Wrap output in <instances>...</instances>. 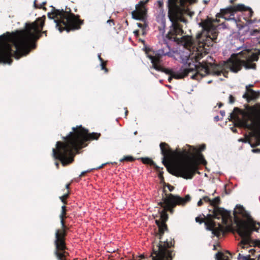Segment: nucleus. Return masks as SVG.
<instances>
[{
	"label": "nucleus",
	"mask_w": 260,
	"mask_h": 260,
	"mask_svg": "<svg viewBox=\"0 0 260 260\" xmlns=\"http://www.w3.org/2000/svg\"><path fill=\"white\" fill-rule=\"evenodd\" d=\"M259 21H260V19H259Z\"/></svg>",
	"instance_id": "69168bd1"
},
{
	"label": "nucleus",
	"mask_w": 260,
	"mask_h": 260,
	"mask_svg": "<svg viewBox=\"0 0 260 260\" xmlns=\"http://www.w3.org/2000/svg\"><path fill=\"white\" fill-rule=\"evenodd\" d=\"M189 1V0H168L167 3L169 17L172 25L170 27L169 31L166 35L165 41L168 39L174 41L185 48L190 47L192 46L191 38L189 36H184L181 38H178L177 36H181L183 33L182 25L179 22L184 21L180 15V7H184L185 3Z\"/></svg>",
	"instance_id": "7ed1b4c3"
},
{
	"label": "nucleus",
	"mask_w": 260,
	"mask_h": 260,
	"mask_svg": "<svg viewBox=\"0 0 260 260\" xmlns=\"http://www.w3.org/2000/svg\"><path fill=\"white\" fill-rule=\"evenodd\" d=\"M222 106V104L220 103V104H219V108H220Z\"/></svg>",
	"instance_id": "13d9d810"
},
{
	"label": "nucleus",
	"mask_w": 260,
	"mask_h": 260,
	"mask_svg": "<svg viewBox=\"0 0 260 260\" xmlns=\"http://www.w3.org/2000/svg\"><path fill=\"white\" fill-rule=\"evenodd\" d=\"M214 119L216 121H217L219 120V117L218 116H216L214 117Z\"/></svg>",
	"instance_id": "09e8293b"
},
{
	"label": "nucleus",
	"mask_w": 260,
	"mask_h": 260,
	"mask_svg": "<svg viewBox=\"0 0 260 260\" xmlns=\"http://www.w3.org/2000/svg\"><path fill=\"white\" fill-rule=\"evenodd\" d=\"M205 225L207 230L212 231V233L213 235L219 237L220 234L221 227L220 225L218 228L215 227V223L210 220L205 222Z\"/></svg>",
	"instance_id": "dca6fc26"
},
{
	"label": "nucleus",
	"mask_w": 260,
	"mask_h": 260,
	"mask_svg": "<svg viewBox=\"0 0 260 260\" xmlns=\"http://www.w3.org/2000/svg\"><path fill=\"white\" fill-rule=\"evenodd\" d=\"M127 111H126L125 112V114H127Z\"/></svg>",
	"instance_id": "0e129e2a"
},
{
	"label": "nucleus",
	"mask_w": 260,
	"mask_h": 260,
	"mask_svg": "<svg viewBox=\"0 0 260 260\" xmlns=\"http://www.w3.org/2000/svg\"><path fill=\"white\" fill-rule=\"evenodd\" d=\"M239 141H241V142H243L246 143L247 142V140L244 139H240L239 140Z\"/></svg>",
	"instance_id": "a18cd8bd"
},
{
	"label": "nucleus",
	"mask_w": 260,
	"mask_h": 260,
	"mask_svg": "<svg viewBox=\"0 0 260 260\" xmlns=\"http://www.w3.org/2000/svg\"><path fill=\"white\" fill-rule=\"evenodd\" d=\"M107 164L106 163H105V164H102L101 166L97 167L95 168V169H101L105 165H106Z\"/></svg>",
	"instance_id": "a19ab883"
},
{
	"label": "nucleus",
	"mask_w": 260,
	"mask_h": 260,
	"mask_svg": "<svg viewBox=\"0 0 260 260\" xmlns=\"http://www.w3.org/2000/svg\"><path fill=\"white\" fill-rule=\"evenodd\" d=\"M36 2V1L35 0V2H34V5H35L36 8H43V6L46 4V2H43L42 4L40 5V6H38L37 5Z\"/></svg>",
	"instance_id": "72a5a7b5"
},
{
	"label": "nucleus",
	"mask_w": 260,
	"mask_h": 260,
	"mask_svg": "<svg viewBox=\"0 0 260 260\" xmlns=\"http://www.w3.org/2000/svg\"><path fill=\"white\" fill-rule=\"evenodd\" d=\"M157 5L159 8H162L164 5V2L162 0H159L157 1Z\"/></svg>",
	"instance_id": "7c9ffc66"
},
{
	"label": "nucleus",
	"mask_w": 260,
	"mask_h": 260,
	"mask_svg": "<svg viewBox=\"0 0 260 260\" xmlns=\"http://www.w3.org/2000/svg\"><path fill=\"white\" fill-rule=\"evenodd\" d=\"M156 21L160 23V26H158L159 34L164 36L165 32L166 20L164 16H158L156 17Z\"/></svg>",
	"instance_id": "a211bd4d"
},
{
	"label": "nucleus",
	"mask_w": 260,
	"mask_h": 260,
	"mask_svg": "<svg viewBox=\"0 0 260 260\" xmlns=\"http://www.w3.org/2000/svg\"><path fill=\"white\" fill-rule=\"evenodd\" d=\"M55 165H56V166L57 167H58V165H59L58 162H55Z\"/></svg>",
	"instance_id": "5fc2aeb1"
},
{
	"label": "nucleus",
	"mask_w": 260,
	"mask_h": 260,
	"mask_svg": "<svg viewBox=\"0 0 260 260\" xmlns=\"http://www.w3.org/2000/svg\"><path fill=\"white\" fill-rule=\"evenodd\" d=\"M252 152L254 153L260 152V149H253L252 150Z\"/></svg>",
	"instance_id": "58836bf2"
},
{
	"label": "nucleus",
	"mask_w": 260,
	"mask_h": 260,
	"mask_svg": "<svg viewBox=\"0 0 260 260\" xmlns=\"http://www.w3.org/2000/svg\"><path fill=\"white\" fill-rule=\"evenodd\" d=\"M190 199L191 197L189 194L186 195L184 198H181L179 196H174L171 193L165 197H162V201L158 203V205L164 208L162 213L161 214L162 221H159L156 220L155 221L159 229L160 237L164 234L165 231L167 229V224L165 223V222L168 218V216L166 212L169 211L170 213H173L174 212L173 208L176 205H184L189 202ZM159 239H161V237H159Z\"/></svg>",
	"instance_id": "6e6552de"
},
{
	"label": "nucleus",
	"mask_w": 260,
	"mask_h": 260,
	"mask_svg": "<svg viewBox=\"0 0 260 260\" xmlns=\"http://www.w3.org/2000/svg\"><path fill=\"white\" fill-rule=\"evenodd\" d=\"M101 69L104 70L105 73L108 72V69L106 68V62L104 61L101 62Z\"/></svg>",
	"instance_id": "c85d7f7f"
},
{
	"label": "nucleus",
	"mask_w": 260,
	"mask_h": 260,
	"mask_svg": "<svg viewBox=\"0 0 260 260\" xmlns=\"http://www.w3.org/2000/svg\"><path fill=\"white\" fill-rule=\"evenodd\" d=\"M235 1H236V0H230V2H231V3H234Z\"/></svg>",
	"instance_id": "4d7b16f0"
},
{
	"label": "nucleus",
	"mask_w": 260,
	"mask_h": 260,
	"mask_svg": "<svg viewBox=\"0 0 260 260\" xmlns=\"http://www.w3.org/2000/svg\"><path fill=\"white\" fill-rule=\"evenodd\" d=\"M45 17L38 18L32 23H25L24 29L17 31L12 37V43L16 50L14 51L11 44L5 35L0 36V63L10 64L12 57L17 59L28 54L31 49L36 48L35 42L41 36L44 25Z\"/></svg>",
	"instance_id": "f257e3e1"
},
{
	"label": "nucleus",
	"mask_w": 260,
	"mask_h": 260,
	"mask_svg": "<svg viewBox=\"0 0 260 260\" xmlns=\"http://www.w3.org/2000/svg\"><path fill=\"white\" fill-rule=\"evenodd\" d=\"M94 169H95V168H94V169H91V170H89V171H88V172L91 171V170H94Z\"/></svg>",
	"instance_id": "680f3d73"
},
{
	"label": "nucleus",
	"mask_w": 260,
	"mask_h": 260,
	"mask_svg": "<svg viewBox=\"0 0 260 260\" xmlns=\"http://www.w3.org/2000/svg\"><path fill=\"white\" fill-rule=\"evenodd\" d=\"M48 17L54 19L56 26L60 32L66 30L67 32L80 28L83 21L79 19L78 16L70 12L64 11L63 9L58 10L53 8L51 13H48Z\"/></svg>",
	"instance_id": "0eeeda50"
},
{
	"label": "nucleus",
	"mask_w": 260,
	"mask_h": 260,
	"mask_svg": "<svg viewBox=\"0 0 260 260\" xmlns=\"http://www.w3.org/2000/svg\"><path fill=\"white\" fill-rule=\"evenodd\" d=\"M169 52L165 51L164 49H159L153 52V55L148 54L147 57L151 60L152 66L156 71H160L162 67L159 64L161 58L168 54Z\"/></svg>",
	"instance_id": "4468645a"
},
{
	"label": "nucleus",
	"mask_w": 260,
	"mask_h": 260,
	"mask_svg": "<svg viewBox=\"0 0 260 260\" xmlns=\"http://www.w3.org/2000/svg\"><path fill=\"white\" fill-rule=\"evenodd\" d=\"M241 11L247 12V14H246V15L248 17H251L252 16L253 13V11L252 10V9L250 8L246 7L245 6V8L243 9L242 10H241ZM239 11H240V10H239Z\"/></svg>",
	"instance_id": "5701e85b"
},
{
	"label": "nucleus",
	"mask_w": 260,
	"mask_h": 260,
	"mask_svg": "<svg viewBox=\"0 0 260 260\" xmlns=\"http://www.w3.org/2000/svg\"><path fill=\"white\" fill-rule=\"evenodd\" d=\"M159 146L163 155L162 163L170 174L186 179H190L193 177L198 171V165L195 161L189 159H183L175 166H171L167 161V158L172 156L174 152L169 146L165 142L160 143Z\"/></svg>",
	"instance_id": "423d86ee"
},
{
	"label": "nucleus",
	"mask_w": 260,
	"mask_h": 260,
	"mask_svg": "<svg viewBox=\"0 0 260 260\" xmlns=\"http://www.w3.org/2000/svg\"><path fill=\"white\" fill-rule=\"evenodd\" d=\"M80 129L73 127V132L63 137L64 143L58 141L56 148H53V156L55 159H59L63 166L72 163L74 160L73 150H78L86 146V142L93 140H98L101 136L100 133H92L87 134V130L80 126Z\"/></svg>",
	"instance_id": "f03ea898"
},
{
	"label": "nucleus",
	"mask_w": 260,
	"mask_h": 260,
	"mask_svg": "<svg viewBox=\"0 0 260 260\" xmlns=\"http://www.w3.org/2000/svg\"><path fill=\"white\" fill-rule=\"evenodd\" d=\"M86 172H88V171H84V172H82L81 173V174L80 175V176L81 177V176H83V175H84V174H85V173H86Z\"/></svg>",
	"instance_id": "de8ad7c7"
},
{
	"label": "nucleus",
	"mask_w": 260,
	"mask_h": 260,
	"mask_svg": "<svg viewBox=\"0 0 260 260\" xmlns=\"http://www.w3.org/2000/svg\"><path fill=\"white\" fill-rule=\"evenodd\" d=\"M246 88L247 89V92L245 93L243 95V98H246L248 100H252L256 98V93L254 91L251 89H249L248 88V86H246Z\"/></svg>",
	"instance_id": "6ab92c4d"
},
{
	"label": "nucleus",
	"mask_w": 260,
	"mask_h": 260,
	"mask_svg": "<svg viewBox=\"0 0 260 260\" xmlns=\"http://www.w3.org/2000/svg\"><path fill=\"white\" fill-rule=\"evenodd\" d=\"M160 71H161L162 72H164L167 75H172L173 74H175V73H176V72L175 71H174L172 69H165V68H164L163 67H162V69L160 70Z\"/></svg>",
	"instance_id": "393cba45"
},
{
	"label": "nucleus",
	"mask_w": 260,
	"mask_h": 260,
	"mask_svg": "<svg viewBox=\"0 0 260 260\" xmlns=\"http://www.w3.org/2000/svg\"><path fill=\"white\" fill-rule=\"evenodd\" d=\"M211 82H212L211 80H210V81H208V84L211 83Z\"/></svg>",
	"instance_id": "052dcab7"
},
{
	"label": "nucleus",
	"mask_w": 260,
	"mask_h": 260,
	"mask_svg": "<svg viewBox=\"0 0 260 260\" xmlns=\"http://www.w3.org/2000/svg\"><path fill=\"white\" fill-rule=\"evenodd\" d=\"M149 0H141L140 1L138 4L136 5V6L142 7L145 6V4L148 3Z\"/></svg>",
	"instance_id": "cd10ccee"
},
{
	"label": "nucleus",
	"mask_w": 260,
	"mask_h": 260,
	"mask_svg": "<svg viewBox=\"0 0 260 260\" xmlns=\"http://www.w3.org/2000/svg\"><path fill=\"white\" fill-rule=\"evenodd\" d=\"M66 235V231L64 230H57L55 233V245L56 250L55 254L59 260H63L64 256L63 253L58 252V250L63 251L66 249L64 237ZM151 260H162V243L153 246L152 252L150 255Z\"/></svg>",
	"instance_id": "9d476101"
},
{
	"label": "nucleus",
	"mask_w": 260,
	"mask_h": 260,
	"mask_svg": "<svg viewBox=\"0 0 260 260\" xmlns=\"http://www.w3.org/2000/svg\"><path fill=\"white\" fill-rule=\"evenodd\" d=\"M235 102V98L232 95H230L229 96V103L230 104H233Z\"/></svg>",
	"instance_id": "473e14b6"
},
{
	"label": "nucleus",
	"mask_w": 260,
	"mask_h": 260,
	"mask_svg": "<svg viewBox=\"0 0 260 260\" xmlns=\"http://www.w3.org/2000/svg\"><path fill=\"white\" fill-rule=\"evenodd\" d=\"M196 221L201 224L204 222V220L203 219L200 218L199 217H197L196 218Z\"/></svg>",
	"instance_id": "2f4dec72"
},
{
	"label": "nucleus",
	"mask_w": 260,
	"mask_h": 260,
	"mask_svg": "<svg viewBox=\"0 0 260 260\" xmlns=\"http://www.w3.org/2000/svg\"><path fill=\"white\" fill-rule=\"evenodd\" d=\"M205 202H210V203L211 204V200L207 196H205L204 197H203V199Z\"/></svg>",
	"instance_id": "c9c22d12"
},
{
	"label": "nucleus",
	"mask_w": 260,
	"mask_h": 260,
	"mask_svg": "<svg viewBox=\"0 0 260 260\" xmlns=\"http://www.w3.org/2000/svg\"><path fill=\"white\" fill-rule=\"evenodd\" d=\"M168 188H169V190L170 191H172L173 190L174 187H173V186H172L171 185H169L168 186Z\"/></svg>",
	"instance_id": "37998d69"
},
{
	"label": "nucleus",
	"mask_w": 260,
	"mask_h": 260,
	"mask_svg": "<svg viewBox=\"0 0 260 260\" xmlns=\"http://www.w3.org/2000/svg\"><path fill=\"white\" fill-rule=\"evenodd\" d=\"M141 159L142 162L145 164H149L152 166H155V164H154L153 161L149 158L145 157V158H141Z\"/></svg>",
	"instance_id": "b1692460"
},
{
	"label": "nucleus",
	"mask_w": 260,
	"mask_h": 260,
	"mask_svg": "<svg viewBox=\"0 0 260 260\" xmlns=\"http://www.w3.org/2000/svg\"><path fill=\"white\" fill-rule=\"evenodd\" d=\"M257 59L258 57L255 55H252L246 61L239 59H230L229 61L228 66L230 70L234 73H237L241 69L243 66L246 69H254L256 68V64L252 63L251 61H257Z\"/></svg>",
	"instance_id": "f8f14e48"
},
{
	"label": "nucleus",
	"mask_w": 260,
	"mask_h": 260,
	"mask_svg": "<svg viewBox=\"0 0 260 260\" xmlns=\"http://www.w3.org/2000/svg\"><path fill=\"white\" fill-rule=\"evenodd\" d=\"M137 25L139 27L142 28L143 27V24L141 23H138Z\"/></svg>",
	"instance_id": "49530a36"
},
{
	"label": "nucleus",
	"mask_w": 260,
	"mask_h": 260,
	"mask_svg": "<svg viewBox=\"0 0 260 260\" xmlns=\"http://www.w3.org/2000/svg\"><path fill=\"white\" fill-rule=\"evenodd\" d=\"M135 160V159L131 156H126L124 157L123 158L120 159V161H133Z\"/></svg>",
	"instance_id": "a878e982"
},
{
	"label": "nucleus",
	"mask_w": 260,
	"mask_h": 260,
	"mask_svg": "<svg viewBox=\"0 0 260 260\" xmlns=\"http://www.w3.org/2000/svg\"><path fill=\"white\" fill-rule=\"evenodd\" d=\"M230 117V120H234L238 126L252 131L253 135L257 137L255 143L250 144L251 147L260 145V128H256L260 126V105L257 106L256 111L235 108Z\"/></svg>",
	"instance_id": "39448f33"
},
{
	"label": "nucleus",
	"mask_w": 260,
	"mask_h": 260,
	"mask_svg": "<svg viewBox=\"0 0 260 260\" xmlns=\"http://www.w3.org/2000/svg\"><path fill=\"white\" fill-rule=\"evenodd\" d=\"M232 131H233L234 132H235L236 131V129H235V128H233H233H232Z\"/></svg>",
	"instance_id": "6e6d98bb"
},
{
	"label": "nucleus",
	"mask_w": 260,
	"mask_h": 260,
	"mask_svg": "<svg viewBox=\"0 0 260 260\" xmlns=\"http://www.w3.org/2000/svg\"><path fill=\"white\" fill-rule=\"evenodd\" d=\"M66 207L65 206H62L61 207V212L59 215V218L60 219V222H61V226H62V230H64V228H65V224H64V221H63V219L65 217V216H66Z\"/></svg>",
	"instance_id": "412c9836"
},
{
	"label": "nucleus",
	"mask_w": 260,
	"mask_h": 260,
	"mask_svg": "<svg viewBox=\"0 0 260 260\" xmlns=\"http://www.w3.org/2000/svg\"><path fill=\"white\" fill-rule=\"evenodd\" d=\"M205 147H206V146L205 144H203L202 145L200 148V151H203L205 149Z\"/></svg>",
	"instance_id": "4c0bfd02"
},
{
	"label": "nucleus",
	"mask_w": 260,
	"mask_h": 260,
	"mask_svg": "<svg viewBox=\"0 0 260 260\" xmlns=\"http://www.w3.org/2000/svg\"><path fill=\"white\" fill-rule=\"evenodd\" d=\"M244 8H245V6L242 4H239L235 7L230 6L224 9H221L219 15H221L222 17H224L226 19H232L231 18L229 19L226 18L225 17V15L228 14H231V16H234V12L239 11V10H242Z\"/></svg>",
	"instance_id": "2eb2a0df"
},
{
	"label": "nucleus",
	"mask_w": 260,
	"mask_h": 260,
	"mask_svg": "<svg viewBox=\"0 0 260 260\" xmlns=\"http://www.w3.org/2000/svg\"><path fill=\"white\" fill-rule=\"evenodd\" d=\"M162 172H159V177L160 178L162 177Z\"/></svg>",
	"instance_id": "603ef678"
},
{
	"label": "nucleus",
	"mask_w": 260,
	"mask_h": 260,
	"mask_svg": "<svg viewBox=\"0 0 260 260\" xmlns=\"http://www.w3.org/2000/svg\"><path fill=\"white\" fill-rule=\"evenodd\" d=\"M42 34H45V36H47V35H46V34H47V31H43V32H42Z\"/></svg>",
	"instance_id": "864d4df0"
},
{
	"label": "nucleus",
	"mask_w": 260,
	"mask_h": 260,
	"mask_svg": "<svg viewBox=\"0 0 260 260\" xmlns=\"http://www.w3.org/2000/svg\"><path fill=\"white\" fill-rule=\"evenodd\" d=\"M249 255L248 256H243L240 253L238 254V260H249Z\"/></svg>",
	"instance_id": "bb28decb"
},
{
	"label": "nucleus",
	"mask_w": 260,
	"mask_h": 260,
	"mask_svg": "<svg viewBox=\"0 0 260 260\" xmlns=\"http://www.w3.org/2000/svg\"><path fill=\"white\" fill-rule=\"evenodd\" d=\"M220 201L219 197H217L211 200L210 204L213 206V216L218 219L221 218L222 223L226 224L231 216V212L224 208L217 206V205L220 203Z\"/></svg>",
	"instance_id": "ddd939ff"
},
{
	"label": "nucleus",
	"mask_w": 260,
	"mask_h": 260,
	"mask_svg": "<svg viewBox=\"0 0 260 260\" xmlns=\"http://www.w3.org/2000/svg\"><path fill=\"white\" fill-rule=\"evenodd\" d=\"M107 23H109V24H110V26L114 25H115L114 22L113 20H112V19H109V20H108L107 21Z\"/></svg>",
	"instance_id": "f704fd0d"
},
{
	"label": "nucleus",
	"mask_w": 260,
	"mask_h": 260,
	"mask_svg": "<svg viewBox=\"0 0 260 260\" xmlns=\"http://www.w3.org/2000/svg\"><path fill=\"white\" fill-rule=\"evenodd\" d=\"M132 15L133 18H134L136 20L143 21L145 19L140 14L137 13V11H133L132 13Z\"/></svg>",
	"instance_id": "4be33fe9"
},
{
	"label": "nucleus",
	"mask_w": 260,
	"mask_h": 260,
	"mask_svg": "<svg viewBox=\"0 0 260 260\" xmlns=\"http://www.w3.org/2000/svg\"><path fill=\"white\" fill-rule=\"evenodd\" d=\"M220 113L222 117H223L225 115V112L223 110H221L220 111Z\"/></svg>",
	"instance_id": "79ce46f5"
},
{
	"label": "nucleus",
	"mask_w": 260,
	"mask_h": 260,
	"mask_svg": "<svg viewBox=\"0 0 260 260\" xmlns=\"http://www.w3.org/2000/svg\"><path fill=\"white\" fill-rule=\"evenodd\" d=\"M237 214H240L248 220V221L240 220L237 224V232L242 238V242L245 244H247L250 241L251 232L254 230V222L249 213L245 211L242 206L240 205L236 206L234 211V215L236 217Z\"/></svg>",
	"instance_id": "1a4fd4ad"
},
{
	"label": "nucleus",
	"mask_w": 260,
	"mask_h": 260,
	"mask_svg": "<svg viewBox=\"0 0 260 260\" xmlns=\"http://www.w3.org/2000/svg\"><path fill=\"white\" fill-rule=\"evenodd\" d=\"M201 25L203 31L198 34L197 37L199 47L204 48L206 46H212L213 43L216 42L217 39L218 32L216 27L207 20L201 23Z\"/></svg>",
	"instance_id": "9b49d317"
},
{
	"label": "nucleus",
	"mask_w": 260,
	"mask_h": 260,
	"mask_svg": "<svg viewBox=\"0 0 260 260\" xmlns=\"http://www.w3.org/2000/svg\"><path fill=\"white\" fill-rule=\"evenodd\" d=\"M252 85H249V86H252Z\"/></svg>",
	"instance_id": "e2e57ef3"
},
{
	"label": "nucleus",
	"mask_w": 260,
	"mask_h": 260,
	"mask_svg": "<svg viewBox=\"0 0 260 260\" xmlns=\"http://www.w3.org/2000/svg\"><path fill=\"white\" fill-rule=\"evenodd\" d=\"M199 59V57L196 56V63H194L193 62L191 63L192 59H190L189 56L186 55L185 58L182 59V62L183 65L178 71H176V73L170 75L168 78V81L171 82L173 78L176 79H182L194 70L196 71V73L192 75L191 78L197 80H201L208 75L219 76L223 73V67L222 66L210 63H209V68L208 64L207 63L198 62V60Z\"/></svg>",
	"instance_id": "20e7f679"
},
{
	"label": "nucleus",
	"mask_w": 260,
	"mask_h": 260,
	"mask_svg": "<svg viewBox=\"0 0 260 260\" xmlns=\"http://www.w3.org/2000/svg\"><path fill=\"white\" fill-rule=\"evenodd\" d=\"M98 58L101 62L104 61L103 58L101 57V54H98Z\"/></svg>",
	"instance_id": "c03bdc74"
},
{
	"label": "nucleus",
	"mask_w": 260,
	"mask_h": 260,
	"mask_svg": "<svg viewBox=\"0 0 260 260\" xmlns=\"http://www.w3.org/2000/svg\"><path fill=\"white\" fill-rule=\"evenodd\" d=\"M255 22V19H254V20H253L251 21V23H254Z\"/></svg>",
	"instance_id": "bf43d9fd"
},
{
	"label": "nucleus",
	"mask_w": 260,
	"mask_h": 260,
	"mask_svg": "<svg viewBox=\"0 0 260 260\" xmlns=\"http://www.w3.org/2000/svg\"><path fill=\"white\" fill-rule=\"evenodd\" d=\"M179 155L181 156H185V157H186L185 159H189L193 161H195L197 162V165H199V163H201L204 165L206 164V161L205 160L203 155L200 153H199L198 154L197 160L192 159L188 157L187 156L188 153L186 152L185 151H184V152H179ZM197 166L198 167V165H197Z\"/></svg>",
	"instance_id": "f3484780"
},
{
	"label": "nucleus",
	"mask_w": 260,
	"mask_h": 260,
	"mask_svg": "<svg viewBox=\"0 0 260 260\" xmlns=\"http://www.w3.org/2000/svg\"><path fill=\"white\" fill-rule=\"evenodd\" d=\"M216 256L217 257V258H218V260H221L220 259L221 257L222 256V253H217L216 254Z\"/></svg>",
	"instance_id": "e433bc0d"
},
{
	"label": "nucleus",
	"mask_w": 260,
	"mask_h": 260,
	"mask_svg": "<svg viewBox=\"0 0 260 260\" xmlns=\"http://www.w3.org/2000/svg\"><path fill=\"white\" fill-rule=\"evenodd\" d=\"M69 186H70V184H67L66 185V187L67 189H69Z\"/></svg>",
	"instance_id": "8fccbe9b"
},
{
	"label": "nucleus",
	"mask_w": 260,
	"mask_h": 260,
	"mask_svg": "<svg viewBox=\"0 0 260 260\" xmlns=\"http://www.w3.org/2000/svg\"><path fill=\"white\" fill-rule=\"evenodd\" d=\"M155 168H156V170H157V171H159V169H160V168H159V167H158V166H155Z\"/></svg>",
	"instance_id": "3c124183"
},
{
	"label": "nucleus",
	"mask_w": 260,
	"mask_h": 260,
	"mask_svg": "<svg viewBox=\"0 0 260 260\" xmlns=\"http://www.w3.org/2000/svg\"><path fill=\"white\" fill-rule=\"evenodd\" d=\"M137 13L140 14L145 19H146L147 14V9L145 6L138 7L136 6V10Z\"/></svg>",
	"instance_id": "aec40b11"
},
{
	"label": "nucleus",
	"mask_w": 260,
	"mask_h": 260,
	"mask_svg": "<svg viewBox=\"0 0 260 260\" xmlns=\"http://www.w3.org/2000/svg\"><path fill=\"white\" fill-rule=\"evenodd\" d=\"M198 204V206H201V205H203V202H202V200L201 199L200 200H199L197 203Z\"/></svg>",
	"instance_id": "ea45409f"
},
{
	"label": "nucleus",
	"mask_w": 260,
	"mask_h": 260,
	"mask_svg": "<svg viewBox=\"0 0 260 260\" xmlns=\"http://www.w3.org/2000/svg\"><path fill=\"white\" fill-rule=\"evenodd\" d=\"M68 193H66L64 194L63 196L60 197V199L61 200V202H63L64 204H66L65 199L68 197Z\"/></svg>",
	"instance_id": "c756f323"
}]
</instances>
